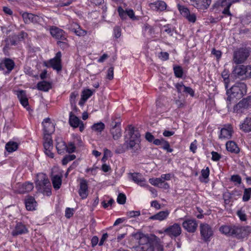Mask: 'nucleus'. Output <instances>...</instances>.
I'll list each match as a JSON object with an SVG mask.
<instances>
[{"mask_svg":"<svg viewBox=\"0 0 251 251\" xmlns=\"http://www.w3.org/2000/svg\"><path fill=\"white\" fill-rule=\"evenodd\" d=\"M44 150L53 149V141L51 136H44Z\"/></svg>","mask_w":251,"mask_h":251,"instance_id":"obj_38","label":"nucleus"},{"mask_svg":"<svg viewBox=\"0 0 251 251\" xmlns=\"http://www.w3.org/2000/svg\"><path fill=\"white\" fill-rule=\"evenodd\" d=\"M251 195V188H245L243 196V201H248L250 200Z\"/></svg>","mask_w":251,"mask_h":251,"instance_id":"obj_43","label":"nucleus"},{"mask_svg":"<svg viewBox=\"0 0 251 251\" xmlns=\"http://www.w3.org/2000/svg\"><path fill=\"white\" fill-rule=\"evenodd\" d=\"M201 176L203 178H207L209 175V169L208 167L206 169H203L201 170Z\"/></svg>","mask_w":251,"mask_h":251,"instance_id":"obj_59","label":"nucleus"},{"mask_svg":"<svg viewBox=\"0 0 251 251\" xmlns=\"http://www.w3.org/2000/svg\"><path fill=\"white\" fill-rule=\"evenodd\" d=\"M200 230L201 239L204 242H209L213 235L212 227L206 223H201L200 225Z\"/></svg>","mask_w":251,"mask_h":251,"instance_id":"obj_7","label":"nucleus"},{"mask_svg":"<svg viewBox=\"0 0 251 251\" xmlns=\"http://www.w3.org/2000/svg\"><path fill=\"white\" fill-rule=\"evenodd\" d=\"M211 154H212V160L214 161H218L221 158V155L217 152L213 151L211 152Z\"/></svg>","mask_w":251,"mask_h":251,"instance_id":"obj_55","label":"nucleus"},{"mask_svg":"<svg viewBox=\"0 0 251 251\" xmlns=\"http://www.w3.org/2000/svg\"><path fill=\"white\" fill-rule=\"evenodd\" d=\"M164 232L171 238H176L181 234V229L179 225L175 223L166 228Z\"/></svg>","mask_w":251,"mask_h":251,"instance_id":"obj_14","label":"nucleus"},{"mask_svg":"<svg viewBox=\"0 0 251 251\" xmlns=\"http://www.w3.org/2000/svg\"><path fill=\"white\" fill-rule=\"evenodd\" d=\"M175 103L178 108H183L185 106V101L184 100H176Z\"/></svg>","mask_w":251,"mask_h":251,"instance_id":"obj_58","label":"nucleus"},{"mask_svg":"<svg viewBox=\"0 0 251 251\" xmlns=\"http://www.w3.org/2000/svg\"><path fill=\"white\" fill-rule=\"evenodd\" d=\"M94 91L90 89H86L83 91L81 95L82 100L84 101H86L93 95Z\"/></svg>","mask_w":251,"mask_h":251,"instance_id":"obj_41","label":"nucleus"},{"mask_svg":"<svg viewBox=\"0 0 251 251\" xmlns=\"http://www.w3.org/2000/svg\"><path fill=\"white\" fill-rule=\"evenodd\" d=\"M162 178H152L149 179V182L152 185L159 187L160 183H161Z\"/></svg>","mask_w":251,"mask_h":251,"instance_id":"obj_47","label":"nucleus"},{"mask_svg":"<svg viewBox=\"0 0 251 251\" xmlns=\"http://www.w3.org/2000/svg\"><path fill=\"white\" fill-rule=\"evenodd\" d=\"M133 236L136 242L139 244V246H144L146 244H151V243L149 242V238L141 232L135 233L133 234Z\"/></svg>","mask_w":251,"mask_h":251,"instance_id":"obj_22","label":"nucleus"},{"mask_svg":"<svg viewBox=\"0 0 251 251\" xmlns=\"http://www.w3.org/2000/svg\"><path fill=\"white\" fill-rule=\"evenodd\" d=\"M237 215L241 221H245L246 220V215L241 210L238 211Z\"/></svg>","mask_w":251,"mask_h":251,"instance_id":"obj_63","label":"nucleus"},{"mask_svg":"<svg viewBox=\"0 0 251 251\" xmlns=\"http://www.w3.org/2000/svg\"><path fill=\"white\" fill-rule=\"evenodd\" d=\"M166 3L162 0H158L151 3V8L156 11H164L166 9Z\"/></svg>","mask_w":251,"mask_h":251,"instance_id":"obj_29","label":"nucleus"},{"mask_svg":"<svg viewBox=\"0 0 251 251\" xmlns=\"http://www.w3.org/2000/svg\"><path fill=\"white\" fill-rule=\"evenodd\" d=\"M232 133V127L230 126H228L226 127L222 128L219 138L220 139H229L231 137Z\"/></svg>","mask_w":251,"mask_h":251,"instance_id":"obj_28","label":"nucleus"},{"mask_svg":"<svg viewBox=\"0 0 251 251\" xmlns=\"http://www.w3.org/2000/svg\"><path fill=\"white\" fill-rule=\"evenodd\" d=\"M220 231L227 236L242 239L248 236L251 232V227L239 225H224L220 227Z\"/></svg>","mask_w":251,"mask_h":251,"instance_id":"obj_1","label":"nucleus"},{"mask_svg":"<svg viewBox=\"0 0 251 251\" xmlns=\"http://www.w3.org/2000/svg\"><path fill=\"white\" fill-rule=\"evenodd\" d=\"M175 86L178 93H185L194 97V90L190 87L185 86L182 82L176 83Z\"/></svg>","mask_w":251,"mask_h":251,"instance_id":"obj_23","label":"nucleus"},{"mask_svg":"<svg viewBox=\"0 0 251 251\" xmlns=\"http://www.w3.org/2000/svg\"><path fill=\"white\" fill-rule=\"evenodd\" d=\"M44 127V136L47 135L51 136V134L54 131V125L50 122V118H46L42 122Z\"/></svg>","mask_w":251,"mask_h":251,"instance_id":"obj_17","label":"nucleus"},{"mask_svg":"<svg viewBox=\"0 0 251 251\" xmlns=\"http://www.w3.org/2000/svg\"><path fill=\"white\" fill-rule=\"evenodd\" d=\"M229 72L227 70H224V71L222 73V76L224 79V82L225 83V88L227 89L228 88V85L229 82Z\"/></svg>","mask_w":251,"mask_h":251,"instance_id":"obj_42","label":"nucleus"},{"mask_svg":"<svg viewBox=\"0 0 251 251\" xmlns=\"http://www.w3.org/2000/svg\"><path fill=\"white\" fill-rule=\"evenodd\" d=\"M81 122L79 119L75 116L72 112L70 113L69 123L71 126L74 128L78 127Z\"/></svg>","mask_w":251,"mask_h":251,"instance_id":"obj_30","label":"nucleus"},{"mask_svg":"<svg viewBox=\"0 0 251 251\" xmlns=\"http://www.w3.org/2000/svg\"><path fill=\"white\" fill-rule=\"evenodd\" d=\"M50 33L53 38L59 40L57 42L58 45L61 46L62 44L66 45L63 41L66 40V35L62 29L56 26H51L50 28Z\"/></svg>","mask_w":251,"mask_h":251,"instance_id":"obj_8","label":"nucleus"},{"mask_svg":"<svg viewBox=\"0 0 251 251\" xmlns=\"http://www.w3.org/2000/svg\"><path fill=\"white\" fill-rule=\"evenodd\" d=\"M226 89V95L227 98L226 101L227 105L231 103V101L234 99H240L246 94L247 92V86L243 82H236L230 89Z\"/></svg>","mask_w":251,"mask_h":251,"instance_id":"obj_3","label":"nucleus"},{"mask_svg":"<svg viewBox=\"0 0 251 251\" xmlns=\"http://www.w3.org/2000/svg\"><path fill=\"white\" fill-rule=\"evenodd\" d=\"M136 251H163V246L159 242H156L153 245L146 244L144 246H137L134 247Z\"/></svg>","mask_w":251,"mask_h":251,"instance_id":"obj_12","label":"nucleus"},{"mask_svg":"<svg viewBox=\"0 0 251 251\" xmlns=\"http://www.w3.org/2000/svg\"><path fill=\"white\" fill-rule=\"evenodd\" d=\"M18 144L14 141H9L5 145V149L9 152H12L18 149Z\"/></svg>","mask_w":251,"mask_h":251,"instance_id":"obj_39","label":"nucleus"},{"mask_svg":"<svg viewBox=\"0 0 251 251\" xmlns=\"http://www.w3.org/2000/svg\"><path fill=\"white\" fill-rule=\"evenodd\" d=\"M251 108V96L242 99L234 106L233 111L237 113H242L245 109Z\"/></svg>","mask_w":251,"mask_h":251,"instance_id":"obj_10","label":"nucleus"},{"mask_svg":"<svg viewBox=\"0 0 251 251\" xmlns=\"http://www.w3.org/2000/svg\"><path fill=\"white\" fill-rule=\"evenodd\" d=\"M174 73L176 77H181L183 75V71L181 67L175 66L174 67Z\"/></svg>","mask_w":251,"mask_h":251,"instance_id":"obj_46","label":"nucleus"},{"mask_svg":"<svg viewBox=\"0 0 251 251\" xmlns=\"http://www.w3.org/2000/svg\"><path fill=\"white\" fill-rule=\"evenodd\" d=\"M76 156L74 154H69L66 155L62 160L63 165H66L69 162L74 160Z\"/></svg>","mask_w":251,"mask_h":251,"instance_id":"obj_44","label":"nucleus"},{"mask_svg":"<svg viewBox=\"0 0 251 251\" xmlns=\"http://www.w3.org/2000/svg\"><path fill=\"white\" fill-rule=\"evenodd\" d=\"M190 1L194 7L201 10L207 9L211 3V0H190Z\"/></svg>","mask_w":251,"mask_h":251,"instance_id":"obj_18","label":"nucleus"},{"mask_svg":"<svg viewBox=\"0 0 251 251\" xmlns=\"http://www.w3.org/2000/svg\"><path fill=\"white\" fill-rule=\"evenodd\" d=\"M169 214L170 211L168 210L161 211L151 216L150 219L153 220H158L161 221L166 219Z\"/></svg>","mask_w":251,"mask_h":251,"instance_id":"obj_26","label":"nucleus"},{"mask_svg":"<svg viewBox=\"0 0 251 251\" xmlns=\"http://www.w3.org/2000/svg\"><path fill=\"white\" fill-rule=\"evenodd\" d=\"M36 202L32 197H29L25 200V205L27 210H33L35 209Z\"/></svg>","mask_w":251,"mask_h":251,"instance_id":"obj_31","label":"nucleus"},{"mask_svg":"<svg viewBox=\"0 0 251 251\" xmlns=\"http://www.w3.org/2000/svg\"><path fill=\"white\" fill-rule=\"evenodd\" d=\"M161 146L162 148L164 150H166L168 152H172L173 151V150L170 148L169 142L165 140H164Z\"/></svg>","mask_w":251,"mask_h":251,"instance_id":"obj_50","label":"nucleus"},{"mask_svg":"<svg viewBox=\"0 0 251 251\" xmlns=\"http://www.w3.org/2000/svg\"><path fill=\"white\" fill-rule=\"evenodd\" d=\"M37 87L39 90L47 92L51 89V84L49 82L42 81L38 83Z\"/></svg>","mask_w":251,"mask_h":251,"instance_id":"obj_36","label":"nucleus"},{"mask_svg":"<svg viewBox=\"0 0 251 251\" xmlns=\"http://www.w3.org/2000/svg\"><path fill=\"white\" fill-rule=\"evenodd\" d=\"M75 144L73 142H70L68 145L65 151L69 153H72L75 152Z\"/></svg>","mask_w":251,"mask_h":251,"instance_id":"obj_52","label":"nucleus"},{"mask_svg":"<svg viewBox=\"0 0 251 251\" xmlns=\"http://www.w3.org/2000/svg\"><path fill=\"white\" fill-rule=\"evenodd\" d=\"M16 95L21 104L25 107H27L28 105V100L25 91L24 90L18 91H17Z\"/></svg>","mask_w":251,"mask_h":251,"instance_id":"obj_25","label":"nucleus"},{"mask_svg":"<svg viewBox=\"0 0 251 251\" xmlns=\"http://www.w3.org/2000/svg\"><path fill=\"white\" fill-rule=\"evenodd\" d=\"M231 180L240 184L241 183V178L239 175H233L231 177Z\"/></svg>","mask_w":251,"mask_h":251,"instance_id":"obj_60","label":"nucleus"},{"mask_svg":"<svg viewBox=\"0 0 251 251\" xmlns=\"http://www.w3.org/2000/svg\"><path fill=\"white\" fill-rule=\"evenodd\" d=\"M56 148L57 152L59 154L63 153L67 148V145L61 139H57L56 140Z\"/></svg>","mask_w":251,"mask_h":251,"instance_id":"obj_33","label":"nucleus"},{"mask_svg":"<svg viewBox=\"0 0 251 251\" xmlns=\"http://www.w3.org/2000/svg\"><path fill=\"white\" fill-rule=\"evenodd\" d=\"M78 194L82 199H86L88 195V182L84 179L80 180Z\"/></svg>","mask_w":251,"mask_h":251,"instance_id":"obj_20","label":"nucleus"},{"mask_svg":"<svg viewBox=\"0 0 251 251\" xmlns=\"http://www.w3.org/2000/svg\"><path fill=\"white\" fill-rule=\"evenodd\" d=\"M240 128L245 132L251 131V116L247 117L240 125Z\"/></svg>","mask_w":251,"mask_h":251,"instance_id":"obj_27","label":"nucleus"},{"mask_svg":"<svg viewBox=\"0 0 251 251\" xmlns=\"http://www.w3.org/2000/svg\"><path fill=\"white\" fill-rule=\"evenodd\" d=\"M245 78H251V65L245 66Z\"/></svg>","mask_w":251,"mask_h":251,"instance_id":"obj_53","label":"nucleus"},{"mask_svg":"<svg viewBox=\"0 0 251 251\" xmlns=\"http://www.w3.org/2000/svg\"><path fill=\"white\" fill-rule=\"evenodd\" d=\"M51 184L48 176L44 174H39L37 176L36 188L41 193L50 196L51 194Z\"/></svg>","mask_w":251,"mask_h":251,"instance_id":"obj_4","label":"nucleus"},{"mask_svg":"<svg viewBox=\"0 0 251 251\" xmlns=\"http://www.w3.org/2000/svg\"><path fill=\"white\" fill-rule=\"evenodd\" d=\"M114 36L116 38H119L121 35V29L119 26H116L114 28Z\"/></svg>","mask_w":251,"mask_h":251,"instance_id":"obj_56","label":"nucleus"},{"mask_svg":"<svg viewBox=\"0 0 251 251\" xmlns=\"http://www.w3.org/2000/svg\"><path fill=\"white\" fill-rule=\"evenodd\" d=\"M73 215V209L67 208L65 210V216L67 218H71Z\"/></svg>","mask_w":251,"mask_h":251,"instance_id":"obj_64","label":"nucleus"},{"mask_svg":"<svg viewBox=\"0 0 251 251\" xmlns=\"http://www.w3.org/2000/svg\"><path fill=\"white\" fill-rule=\"evenodd\" d=\"M158 57L161 60L166 61L169 59V54L167 52L161 51L159 54Z\"/></svg>","mask_w":251,"mask_h":251,"instance_id":"obj_54","label":"nucleus"},{"mask_svg":"<svg viewBox=\"0 0 251 251\" xmlns=\"http://www.w3.org/2000/svg\"><path fill=\"white\" fill-rule=\"evenodd\" d=\"M51 180L53 188L56 190L59 189L62 184V176L58 175L53 176Z\"/></svg>","mask_w":251,"mask_h":251,"instance_id":"obj_32","label":"nucleus"},{"mask_svg":"<svg viewBox=\"0 0 251 251\" xmlns=\"http://www.w3.org/2000/svg\"><path fill=\"white\" fill-rule=\"evenodd\" d=\"M127 216L129 218H135L140 215V211H130L126 212Z\"/></svg>","mask_w":251,"mask_h":251,"instance_id":"obj_49","label":"nucleus"},{"mask_svg":"<svg viewBox=\"0 0 251 251\" xmlns=\"http://www.w3.org/2000/svg\"><path fill=\"white\" fill-rule=\"evenodd\" d=\"M69 28L78 36H84L87 34V31L82 29L80 26L75 23H72Z\"/></svg>","mask_w":251,"mask_h":251,"instance_id":"obj_24","label":"nucleus"},{"mask_svg":"<svg viewBox=\"0 0 251 251\" xmlns=\"http://www.w3.org/2000/svg\"><path fill=\"white\" fill-rule=\"evenodd\" d=\"M28 229L26 226L21 222L17 223L11 232L13 236H16L18 235L25 234L27 233Z\"/></svg>","mask_w":251,"mask_h":251,"instance_id":"obj_21","label":"nucleus"},{"mask_svg":"<svg viewBox=\"0 0 251 251\" xmlns=\"http://www.w3.org/2000/svg\"><path fill=\"white\" fill-rule=\"evenodd\" d=\"M113 74H114V68L113 67H110L108 71L107 74V78L109 80H111L113 78Z\"/></svg>","mask_w":251,"mask_h":251,"instance_id":"obj_57","label":"nucleus"},{"mask_svg":"<svg viewBox=\"0 0 251 251\" xmlns=\"http://www.w3.org/2000/svg\"><path fill=\"white\" fill-rule=\"evenodd\" d=\"M178 9L180 14L184 17L189 23H195L197 20V16L194 13H191L189 10L185 6L177 4Z\"/></svg>","mask_w":251,"mask_h":251,"instance_id":"obj_11","label":"nucleus"},{"mask_svg":"<svg viewBox=\"0 0 251 251\" xmlns=\"http://www.w3.org/2000/svg\"><path fill=\"white\" fill-rule=\"evenodd\" d=\"M44 65L48 68H52L53 70L59 72L62 70L61 53L58 51L54 58L44 62Z\"/></svg>","mask_w":251,"mask_h":251,"instance_id":"obj_6","label":"nucleus"},{"mask_svg":"<svg viewBox=\"0 0 251 251\" xmlns=\"http://www.w3.org/2000/svg\"><path fill=\"white\" fill-rule=\"evenodd\" d=\"M249 51L245 48H240L234 52L233 61L238 64L243 63L249 57Z\"/></svg>","mask_w":251,"mask_h":251,"instance_id":"obj_9","label":"nucleus"},{"mask_svg":"<svg viewBox=\"0 0 251 251\" xmlns=\"http://www.w3.org/2000/svg\"><path fill=\"white\" fill-rule=\"evenodd\" d=\"M226 150L232 153H237L239 152V148L233 141H228L226 143Z\"/></svg>","mask_w":251,"mask_h":251,"instance_id":"obj_34","label":"nucleus"},{"mask_svg":"<svg viewBox=\"0 0 251 251\" xmlns=\"http://www.w3.org/2000/svg\"><path fill=\"white\" fill-rule=\"evenodd\" d=\"M127 132V134L126 136L128 138L129 141H126L125 145L128 149L135 152L140 149V134L139 131L131 125L128 126Z\"/></svg>","mask_w":251,"mask_h":251,"instance_id":"obj_2","label":"nucleus"},{"mask_svg":"<svg viewBox=\"0 0 251 251\" xmlns=\"http://www.w3.org/2000/svg\"><path fill=\"white\" fill-rule=\"evenodd\" d=\"M118 11L120 17L123 20L126 19L127 16L126 10H124L121 7H119Z\"/></svg>","mask_w":251,"mask_h":251,"instance_id":"obj_51","label":"nucleus"},{"mask_svg":"<svg viewBox=\"0 0 251 251\" xmlns=\"http://www.w3.org/2000/svg\"><path fill=\"white\" fill-rule=\"evenodd\" d=\"M117 201L118 203L121 204H124L125 203L126 201V196L125 194L123 193H120L119 194Z\"/></svg>","mask_w":251,"mask_h":251,"instance_id":"obj_48","label":"nucleus"},{"mask_svg":"<svg viewBox=\"0 0 251 251\" xmlns=\"http://www.w3.org/2000/svg\"><path fill=\"white\" fill-rule=\"evenodd\" d=\"M22 17L25 24L32 23L33 24H41L43 20V18L41 17L27 12L23 13Z\"/></svg>","mask_w":251,"mask_h":251,"instance_id":"obj_13","label":"nucleus"},{"mask_svg":"<svg viewBox=\"0 0 251 251\" xmlns=\"http://www.w3.org/2000/svg\"><path fill=\"white\" fill-rule=\"evenodd\" d=\"M111 124L110 133L114 140H118L122 136L121 128V120L120 117H113Z\"/></svg>","mask_w":251,"mask_h":251,"instance_id":"obj_5","label":"nucleus"},{"mask_svg":"<svg viewBox=\"0 0 251 251\" xmlns=\"http://www.w3.org/2000/svg\"><path fill=\"white\" fill-rule=\"evenodd\" d=\"M104 127L105 125L102 122L95 124L92 126V130L98 132H101L104 129Z\"/></svg>","mask_w":251,"mask_h":251,"instance_id":"obj_40","label":"nucleus"},{"mask_svg":"<svg viewBox=\"0 0 251 251\" xmlns=\"http://www.w3.org/2000/svg\"><path fill=\"white\" fill-rule=\"evenodd\" d=\"M34 188L32 183L29 182L23 184L19 188V192L20 193H25L30 192Z\"/></svg>","mask_w":251,"mask_h":251,"instance_id":"obj_35","label":"nucleus"},{"mask_svg":"<svg viewBox=\"0 0 251 251\" xmlns=\"http://www.w3.org/2000/svg\"><path fill=\"white\" fill-rule=\"evenodd\" d=\"M78 96V93L76 91L72 92L70 95V101L72 106H75V100L77 97Z\"/></svg>","mask_w":251,"mask_h":251,"instance_id":"obj_45","label":"nucleus"},{"mask_svg":"<svg viewBox=\"0 0 251 251\" xmlns=\"http://www.w3.org/2000/svg\"><path fill=\"white\" fill-rule=\"evenodd\" d=\"M14 66V62L9 58H5L0 63V70L5 71V68L6 69V70L4 72L5 74H9Z\"/></svg>","mask_w":251,"mask_h":251,"instance_id":"obj_16","label":"nucleus"},{"mask_svg":"<svg viewBox=\"0 0 251 251\" xmlns=\"http://www.w3.org/2000/svg\"><path fill=\"white\" fill-rule=\"evenodd\" d=\"M245 70L244 65H238L234 68L233 74L239 77L245 78Z\"/></svg>","mask_w":251,"mask_h":251,"instance_id":"obj_37","label":"nucleus"},{"mask_svg":"<svg viewBox=\"0 0 251 251\" xmlns=\"http://www.w3.org/2000/svg\"><path fill=\"white\" fill-rule=\"evenodd\" d=\"M212 54L214 55L216 57L217 60H219L221 58L222 55L221 51L218 50H216L215 49H213L212 50Z\"/></svg>","mask_w":251,"mask_h":251,"instance_id":"obj_61","label":"nucleus"},{"mask_svg":"<svg viewBox=\"0 0 251 251\" xmlns=\"http://www.w3.org/2000/svg\"><path fill=\"white\" fill-rule=\"evenodd\" d=\"M182 226L188 232L193 233L197 229L198 223L195 219H186L182 223Z\"/></svg>","mask_w":251,"mask_h":251,"instance_id":"obj_15","label":"nucleus"},{"mask_svg":"<svg viewBox=\"0 0 251 251\" xmlns=\"http://www.w3.org/2000/svg\"><path fill=\"white\" fill-rule=\"evenodd\" d=\"M127 15L132 20H134L136 19L134 15V12L132 9L126 10Z\"/></svg>","mask_w":251,"mask_h":251,"instance_id":"obj_62","label":"nucleus"},{"mask_svg":"<svg viewBox=\"0 0 251 251\" xmlns=\"http://www.w3.org/2000/svg\"><path fill=\"white\" fill-rule=\"evenodd\" d=\"M129 175V179L132 180L135 183L142 187L146 186V179L143 177L142 175L139 173H130Z\"/></svg>","mask_w":251,"mask_h":251,"instance_id":"obj_19","label":"nucleus"}]
</instances>
